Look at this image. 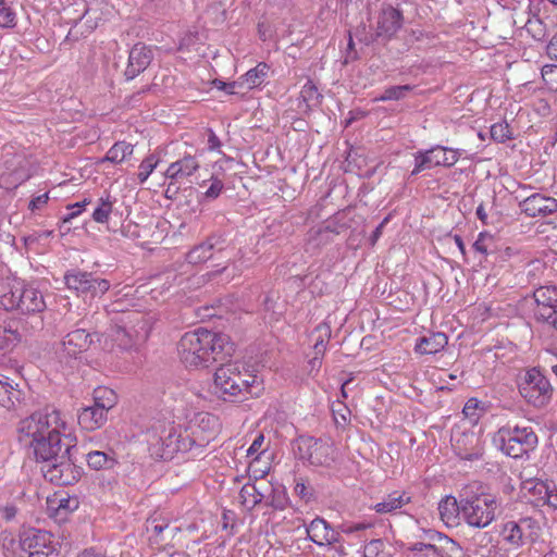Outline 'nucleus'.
Here are the masks:
<instances>
[{"label":"nucleus","instance_id":"obj_61","mask_svg":"<svg viewBox=\"0 0 557 557\" xmlns=\"http://www.w3.org/2000/svg\"><path fill=\"white\" fill-rule=\"evenodd\" d=\"M546 50L548 57L557 61V33L549 40Z\"/></svg>","mask_w":557,"mask_h":557},{"label":"nucleus","instance_id":"obj_9","mask_svg":"<svg viewBox=\"0 0 557 557\" xmlns=\"http://www.w3.org/2000/svg\"><path fill=\"white\" fill-rule=\"evenodd\" d=\"M235 247L223 234H212L205 242L194 246L186 253V261L189 264H201L213 260L218 256L231 260Z\"/></svg>","mask_w":557,"mask_h":557},{"label":"nucleus","instance_id":"obj_41","mask_svg":"<svg viewBox=\"0 0 557 557\" xmlns=\"http://www.w3.org/2000/svg\"><path fill=\"white\" fill-rule=\"evenodd\" d=\"M412 90V86L410 85H399L392 86L384 90V92L380 96L379 100L388 101V100H399L406 97V95Z\"/></svg>","mask_w":557,"mask_h":557},{"label":"nucleus","instance_id":"obj_45","mask_svg":"<svg viewBox=\"0 0 557 557\" xmlns=\"http://www.w3.org/2000/svg\"><path fill=\"white\" fill-rule=\"evenodd\" d=\"M174 440L176 453H186L190 450L195 444V441L186 433V431L183 432L181 426Z\"/></svg>","mask_w":557,"mask_h":557},{"label":"nucleus","instance_id":"obj_24","mask_svg":"<svg viewBox=\"0 0 557 557\" xmlns=\"http://www.w3.org/2000/svg\"><path fill=\"white\" fill-rule=\"evenodd\" d=\"M23 285L24 283L15 277L0 278V308L5 311L15 310Z\"/></svg>","mask_w":557,"mask_h":557},{"label":"nucleus","instance_id":"obj_38","mask_svg":"<svg viewBox=\"0 0 557 557\" xmlns=\"http://www.w3.org/2000/svg\"><path fill=\"white\" fill-rule=\"evenodd\" d=\"M132 153L133 145L126 141H117L108 150L101 162L121 163Z\"/></svg>","mask_w":557,"mask_h":557},{"label":"nucleus","instance_id":"obj_42","mask_svg":"<svg viewBox=\"0 0 557 557\" xmlns=\"http://www.w3.org/2000/svg\"><path fill=\"white\" fill-rule=\"evenodd\" d=\"M21 341V334L16 330L0 329V349H9Z\"/></svg>","mask_w":557,"mask_h":557},{"label":"nucleus","instance_id":"obj_5","mask_svg":"<svg viewBox=\"0 0 557 557\" xmlns=\"http://www.w3.org/2000/svg\"><path fill=\"white\" fill-rule=\"evenodd\" d=\"M495 442L500 450L511 458H521L537 446V435L530 425L502 426Z\"/></svg>","mask_w":557,"mask_h":557},{"label":"nucleus","instance_id":"obj_57","mask_svg":"<svg viewBox=\"0 0 557 557\" xmlns=\"http://www.w3.org/2000/svg\"><path fill=\"white\" fill-rule=\"evenodd\" d=\"M388 221H389V215L384 218L383 221L375 227V230L373 231V233L369 239L371 246H374L376 244V242L379 240V238L381 237V235L383 233L384 226L387 224Z\"/></svg>","mask_w":557,"mask_h":557},{"label":"nucleus","instance_id":"obj_10","mask_svg":"<svg viewBox=\"0 0 557 557\" xmlns=\"http://www.w3.org/2000/svg\"><path fill=\"white\" fill-rule=\"evenodd\" d=\"M541 524L533 517H521L518 521H507L503 524L500 534L511 546L519 548L525 543H535L541 536Z\"/></svg>","mask_w":557,"mask_h":557},{"label":"nucleus","instance_id":"obj_39","mask_svg":"<svg viewBox=\"0 0 557 557\" xmlns=\"http://www.w3.org/2000/svg\"><path fill=\"white\" fill-rule=\"evenodd\" d=\"M408 550L413 553V557H440L434 542L431 541L430 543L417 542L409 546Z\"/></svg>","mask_w":557,"mask_h":557},{"label":"nucleus","instance_id":"obj_48","mask_svg":"<svg viewBox=\"0 0 557 557\" xmlns=\"http://www.w3.org/2000/svg\"><path fill=\"white\" fill-rule=\"evenodd\" d=\"M210 181H211V185L206 190L205 198L213 200V199H216L221 195V193L224 188V184L221 180H219L218 177H213V176L211 177Z\"/></svg>","mask_w":557,"mask_h":557},{"label":"nucleus","instance_id":"obj_55","mask_svg":"<svg viewBox=\"0 0 557 557\" xmlns=\"http://www.w3.org/2000/svg\"><path fill=\"white\" fill-rule=\"evenodd\" d=\"M544 505L557 509V485L554 481H550L549 493L545 497Z\"/></svg>","mask_w":557,"mask_h":557},{"label":"nucleus","instance_id":"obj_34","mask_svg":"<svg viewBox=\"0 0 557 557\" xmlns=\"http://www.w3.org/2000/svg\"><path fill=\"white\" fill-rule=\"evenodd\" d=\"M86 461L92 470L112 469L117 463L113 455L101 450H92L86 455Z\"/></svg>","mask_w":557,"mask_h":557},{"label":"nucleus","instance_id":"obj_31","mask_svg":"<svg viewBox=\"0 0 557 557\" xmlns=\"http://www.w3.org/2000/svg\"><path fill=\"white\" fill-rule=\"evenodd\" d=\"M549 485L550 481H527L523 485V490L525 491L524 497L528 498V503L535 507L544 506L545 497L547 496V493H549Z\"/></svg>","mask_w":557,"mask_h":557},{"label":"nucleus","instance_id":"obj_14","mask_svg":"<svg viewBox=\"0 0 557 557\" xmlns=\"http://www.w3.org/2000/svg\"><path fill=\"white\" fill-rule=\"evenodd\" d=\"M64 281L67 288L82 294H90L91 297L101 296L110 288L109 281L79 270L67 271Z\"/></svg>","mask_w":557,"mask_h":557},{"label":"nucleus","instance_id":"obj_6","mask_svg":"<svg viewBox=\"0 0 557 557\" xmlns=\"http://www.w3.org/2000/svg\"><path fill=\"white\" fill-rule=\"evenodd\" d=\"M404 25V13L398 7H394L391 3H382L375 15V23L370 27L373 29L372 33L366 34L360 41L367 46L373 44L386 45L393 38L396 37L397 33Z\"/></svg>","mask_w":557,"mask_h":557},{"label":"nucleus","instance_id":"obj_54","mask_svg":"<svg viewBox=\"0 0 557 557\" xmlns=\"http://www.w3.org/2000/svg\"><path fill=\"white\" fill-rule=\"evenodd\" d=\"M169 528V523L165 521H160L157 518L148 519L147 521V530L152 531L156 535L162 534V532Z\"/></svg>","mask_w":557,"mask_h":557},{"label":"nucleus","instance_id":"obj_27","mask_svg":"<svg viewBox=\"0 0 557 557\" xmlns=\"http://www.w3.org/2000/svg\"><path fill=\"white\" fill-rule=\"evenodd\" d=\"M269 488L270 482L246 483L239 492L243 505L247 507V510H252L263 503Z\"/></svg>","mask_w":557,"mask_h":557},{"label":"nucleus","instance_id":"obj_56","mask_svg":"<svg viewBox=\"0 0 557 557\" xmlns=\"http://www.w3.org/2000/svg\"><path fill=\"white\" fill-rule=\"evenodd\" d=\"M49 200V196H48V193H45L42 195H39L35 198H33L29 202V206L28 208L32 210V211H35V210H38L40 209L42 206H45Z\"/></svg>","mask_w":557,"mask_h":557},{"label":"nucleus","instance_id":"obj_25","mask_svg":"<svg viewBox=\"0 0 557 557\" xmlns=\"http://www.w3.org/2000/svg\"><path fill=\"white\" fill-rule=\"evenodd\" d=\"M107 411L99 406L90 405L82 408L77 414L78 424L86 431L100 429L108 420Z\"/></svg>","mask_w":557,"mask_h":557},{"label":"nucleus","instance_id":"obj_11","mask_svg":"<svg viewBox=\"0 0 557 557\" xmlns=\"http://www.w3.org/2000/svg\"><path fill=\"white\" fill-rule=\"evenodd\" d=\"M21 548L28 557H59L53 535L36 528H25L20 533Z\"/></svg>","mask_w":557,"mask_h":557},{"label":"nucleus","instance_id":"obj_16","mask_svg":"<svg viewBox=\"0 0 557 557\" xmlns=\"http://www.w3.org/2000/svg\"><path fill=\"white\" fill-rule=\"evenodd\" d=\"M95 337L97 341H100L99 333H88L84 329L73 330L63 337L60 354L70 358H76L90 347L95 342Z\"/></svg>","mask_w":557,"mask_h":557},{"label":"nucleus","instance_id":"obj_33","mask_svg":"<svg viewBox=\"0 0 557 557\" xmlns=\"http://www.w3.org/2000/svg\"><path fill=\"white\" fill-rule=\"evenodd\" d=\"M267 507L274 510H285L289 506V497L284 485L270 483V488L265 493L263 500Z\"/></svg>","mask_w":557,"mask_h":557},{"label":"nucleus","instance_id":"obj_23","mask_svg":"<svg viewBox=\"0 0 557 557\" xmlns=\"http://www.w3.org/2000/svg\"><path fill=\"white\" fill-rule=\"evenodd\" d=\"M24 392L9 376L0 374V405L8 410L16 409L23 404Z\"/></svg>","mask_w":557,"mask_h":557},{"label":"nucleus","instance_id":"obj_32","mask_svg":"<svg viewBox=\"0 0 557 557\" xmlns=\"http://www.w3.org/2000/svg\"><path fill=\"white\" fill-rule=\"evenodd\" d=\"M411 502V496L406 492L394 491L386 495L382 502L374 505L377 513H392Z\"/></svg>","mask_w":557,"mask_h":557},{"label":"nucleus","instance_id":"obj_53","mask_svg":"<svg viewBox=\"0 0 557 557\" xmlns=\"http://www.w3.org/2000/svg\"><path fill=\"white\" fill-rule=\"evenodd\" d=\"M444 149L447 152V154L444 156L442 164L444 168H451L458 162L460 158V151L458 149H453L448 147H444Z\"/></svg>","mask_w":557,"mask_h":557},{"label":"nucleus","instance_id":"obj_60","mask_svg":"<svg viewBox=\"0 0 557 557\" xmlns=\"http://www.w3.org/2000/svg\"><path fill=\"white\" fill-rule=\"evenodd\" d=\"M121 232L125 236H131L133 238L139 237V226L137 224L128 223L126 225H122Z\"/></svg>","mask_w":557,"mask_h":557},{"label":"nucleus","instance_id":"obj_15","mask_svg":"<svg viewBox=\"0 0 557 557\" xmlns=\"http://www.w3.org/2000/svg\"><path fill=\"white\" fill-rule=\"evenodd\" d=\"M451 447L456 456L462 460L475 461L483 458L484 446L473 432H460L451 437Z\"/></svg>","mask_w":557,"mask_h":557},{"label":"nucleus","instance_id":"obj_18","mask_svg":"<svg viewBox=\"0 0 557 557\" xmlns=\"http://www.w3.org/2000/svg\"><path fill=\"white\" fill-rule=\"evenodd\" d=\"M522 212L528 216H547L557 212V200L542 194H533L519 203Z\"/></svg>","mask_w":557,"mask_h":557},{"label":"nucleus","instance_id":"obj_40","mask_svg":"<svg viewBox=\"0 0 557 557\" xmlns=\"http://www.w3.org/2000/svg\"><path fill=\"white\" fill-rule=\"evenodd\" d=\"M490 134L493 140L505 143L512 138V134L507 122H498L491 126Z\"/></svg>","mask_w":557,"mask_h":557},{"label":"nucleus","instance_id":"obj_50","mask_svg":"<svg viewBox=\"0 0 557 557\" xmlns=\"http://www.w3.org/2000/svg\"><path fill=\"white\" fill-rule=\"evenodd\" d=\"M384 547V542L381 539L370 541L363 550L364 557H377Z\"/></svg>","mask_w":557,"mask_h":557},{"label":"nucleus","instance_id":"obj_19","mask_svg":"<svg viewBox=\"0 0 557 557\" xmlns=\"http://www.w3.org/2000/svg\"><path fill=\"white\" fill-rule=\"evenodd\" d=\"M133 320L131 319V315L122 317L120 319V323H115L110 331V336L114 344L121 349V350H131L133 349L138 341H139V334L136 330H134V326L128 327L127 324L132 323Z\"/></svg>","mask_w":557,"mask_h":557},{"label":"nucleus","instance_id":"obj_29","mask_svg":"<svg viewBox=\"0 0 557 557\" xmlns=\"http://www.w3.org/2000/svg\"><path fill=\"white\" fill-rule=\"evenodd\" d=\"M199 169V162L196 157L187 154L182 159L170 164L165 171L166 178L172 181H181L190 176Z\"/></svg>","mask_w":557,"mask_h":557},{"label":"nucleus","instance_id":"obj_28","mask_svg":"<svg viewBox=\"0 0 557 557\" xmlns=\"http://www.w3.org/2000/svg\"><path fill=\"white\" fill-rule=\"evenodd\" d=\"M448 337L443 332H429L417 339L414 350L421 355H434L445 348Z\"/></svg>","mask_w":557,"mask_h":557},{"label":"nucleus","instance_id":"obj_37","mask_svg":"<svg viewBox=\"0 0 557 557\" xmlns=\"http://www.w3.org/2000/svg\"><path fill=\"white\" fill-rule=\"evenodd\" d=\"M269 72V65L264 62H260L256 67L249 70L244 76L243 84L246 83L249 89L260 86L264 83Z\"/></svg>","mask_w":557,"mask_h":557},{"label":"nucleus","instance_id":"obj_63","mask_svg":"<svg viewBox=\"0 0 557 557\" xmlns=\"http://www.w3.org/2000/svg\"><path fill=\"white\" fill-rule=\"evenodd\" d=\"M17 509L14 505H7L1 509L2 518L7 521L12 520L16 516Z\"/></svg>","mask_w":557,"mask_h":557},{"label":"nucleus","instance_id":"obj_21","mask_svg":"<svg viewBox=\"0 0 557 557\" xmlns=\"http://www.w3.org/2000/svg\"><path fill=\"white\" fill-rule=\"evenodd\" d=\"M18 297L15 310L23 314L40 313L47 307L42 293L32 286L24 284Z\"/></svg>","mask_w":557,"mask_h":557},{"label":"nucleus","instance_id":"obj_30","mask_svg":"<svg viewBox=\"0 0 557 557\" xmlns=\"http://www.w3.org/2000/svg\"><path fill=\"white\" fill-rule=\"evenodd\" d=\"M181 425H175L174 422H169L163 425L158 433V443L162 448L161 457L164 459H172L176 454L175 437L178 433Z\"/></svg>","mask_w":557,"mask_h":557},{"label":"nucleus","instance_id":"obj_62","mask_svg":"<svg viewBox=\"0 0 557 557\" xmlns=\"http://www.w3.org/2000/svg\"><path fill=\"white\" fill-rule=\"evenodd\" d=\"M371 525H372L371 523H355V524L349 525V527H343L342 531L347 533V534H350V533H354V532L363 531V530L370 528Z\"/></svg>","mask_w":557,"mask_h":557},{"label":"nucleus","instance_id":"obj_2","mask_svg":"<svg viewBox=\"0 0 557 557\" xmlns=\"http://www.w3.org/2000/svg\"><path fill=\"white\" fill-rule=\"evenodd\" d=\"M177 350L187 368L203 369L215 362L228 361L235 346L228 335L199 327L181 337Z\"/></svg>","mask_w":557,"mask_h":557},{"label":"nucleus","instance_id":"obj_3","mask_svg":"<svg viewBox=\"0 0 557 557\" xmlns=\"http://www.w3.org/2000/svg\"><path fill=\"white\" fill-rule=\"evenodd\" d=\"M461 497V518L472 528L488 527L502 511V498L486 492L482 484L474 482L465 486Z\"/></svg>","mask_w":557,"mask_h":557},{"label":"nucleus","instance_id":"obj_36","mask_svg":"<svg viewBox=\"0 0 557 557\" xmlns=\"http://www.w3.org/2000/svg\"><path fill=\"white\" fill-rule=\"evenodd\" d=\"M117 403V396L111 388L99 386L94 389L92 405L99 406L102 410L109 412Z\"/></svg>","mask_w":557,"mask_h":557},{"label":"nucleus","instance_id":"obj_13","mask_svg":"<svg viewBox=\"0 0 557 557\" xmlns=\"http://www.w3.org/2000/svg\"><path fill=\"white\" fill-rule=\"evenodd\" d=\"M536 321L548 324L557 331V287L541 286L533 293Z\"/></svg>","mask_w":557,"mask_h":557},{"label":"nucleus","instance_id":"obj_44","mask_svg":"<svg viewBox=\"0 0 557 557\" xmlns=\"http://www.w3.org/2000/svg\"><path fill=\"white\" fill-rule=\"evenodd\" d=\"M158 159L154 157V154H150L141 161L139 165L140 171L138 173V180L140 183H144L149 177V175L156 169Z\"/></svg>","mask_w":557,"mask_h":557},{"label":"nucleus","instance_id":"obj_22","mask_svg":"<svg viewBox=\"0 0 557 557\" xmlns=\"http://www.w3.org/2000/svg\"><path fill=\"white\" fill-rule=\"evenodd\" d=\"M309 539L319 546L331 545L339 542V533L320 517L313 519L307 527Z\"/></svg>","mask_w":557,"mask_h":557},{"label":"nucleus","instance_id":"obj_64","mask_svg":"<svg viewBox=\"0 0 557 557\" xmlns=\"http://www.w3.org/2000/svg\"><path fill=\"white\" fill-rule=\"evenodd\" d=\"M542 76L546 83H548V77H557V65H544L542 67Z\"/></svg>","mask_w":557,"mask_h":557},{"label":"nucleus","instance_id":"obj_4","mask_svg":"<svg viewBox=\"0 0 557 557\" xmlns=\"http://www.w3.org/2000/svg\"><path fill=\"white\" fill-rule=\"evenodd\" d=\"M214 372V385L225 401H240L246 395L259 396L261 381L239 363L220 362Z\"/></svg>","mask_w":557,"mask_h":557},{"label":"nucleus","instance_id":"obj_46","mask_svg":"<svg viewBox=\"0 0 557 557\" xmlns=\"http://www.w3.org/2000/svg\"><path fill=\"white\" fill-rule=\"evenodd\" d=\"M300 95L306 102L315 101V104L320 103L322 98V95L319 94L317 86L311 81L304 85Z\"/></svg>","mask_w":557,"mask_h":557},{"label":"nucleus","instance_id":"obj_20","mask_svg":"<svg viewBox=\"0 0 557 557\" xmlns=\"http://www.w3.org/2000/svg\"><path fill=\"white\" fill-rule=\"evenodd\" d=\"M447 152L444 149V146H434L430 149L419 150L414 156V168L410 173V176L418 175L419 173L431 170L436 166H443L442 162L444 156Z\"/></svg>","mask_w":557,"mask_h":557},{"label":"nucleus","instance_id":"obj_51","mask_svg":"<svg viewBox=\"0 0 557 557\" xmlns=\"http://www.w3.org/2000/svg\"><path fill=\"white\" fill-rule=\"evenodd\" d=\"M295 493L305 502H310L314 497L313 488L306 485L304 481L296 482Z\"/></svg>","mask_w":557,"mask_h":557},{"label":"nucleus","instance_id":"obj_12","mask_svg":"<svg viewBox=\"0 0 557 557\" xmlns=\"http://www.w3.org/2000/svg\"><path fill=\"white\" fill-rule=\"evenodd\" d=\"M42 472L46 480L60 486L72 485L82 476V468L72 460V451L58 461L48 462Z\"/></svg>","mask_w":557,"mask_h":557},{"label":"nucleus","instance_id":"obj_52","mask_svg":"<svg viewBox=\"0 0 557 557\" xmlns=\"http://www.w3.org/2000/svg\"><path fill=\"white\" fill-rule=\"evenodd\" d=\"M89 203L88 199H84L83 201L71 203L67 206V209L71 210L69 214L62 218L63 223L70 222L72 219L76 218L86 205Z\"/></svg>","mask_w":557,"mask_h":557},{"label":"nucleus","instance_id":"obj_58","mask_svg":"<svg viewBox=\"0 0 557 557\" xmlns=\"http://www.w3.org/2000/svg\"><path fill=\"white\" fill-rule=\"evenodd\" d=\"M264 442L263 434H258L250 447L247 449V456H253L255 454H258L261 450L262 444Z\"/></svg>","mask_w":557,"mask_h":557},{"label":"nucleus","instance_id":"obj_47","mask_svg":"<svg viewBox=\"0 0 557 557\" xmlns=\"http://www.w3.org/2000/svg\"><path fill=\"white\" fill-rule=\"evenodd\" d=\"M490 244H492V237L486 233H480L476 240L473 243L472 248L475 252L486 257L490 251Z\"/></svg>","mask_w":557,"mask_h":557},{"label":"nucleus","instance_id":"obj_17","mask_svg":"<svg viewBox=\"0 0 557 557\" xmlns=\"http://www.w3.org/2000/svg\"><path fill=\"white\" fill-rule=\"evenodd\" d=\"M153 60V51L143 42L133 46L128 54V63L124 72L126 81H132L143 73Z\"/></svg>","mask_w":557,"mask_h":557},{"label":"nucleus","instance_id":"obj_7","mask_svg":"<svg viewBox=\"0 0 557 557\" xmlns=\"http://www.w3.org/2000/svg\"><path fill=\"white\" fill-rule=\"evenodd\" d=\"M296 458L313 467L331 468L336 460L334 446L322 438L299 436L293 446Z\"/></svg>","mask_w":557,"mask_h":557},{"label":"nucleus","instance_id":"obj_35","mask_svg":"<svg viewBox=\"0 0 557 557\" xmlns=\"http://www.w3.org/2000/svg\"><path fill=\"white\" fill-rule=\"evenodd\" d=\"M461 497L457 499L454 496H446L438 504V511L441 518L446 522L455 520L458 516H461Z\"/></svg>","mask_w":557,"mask_h":557},{"label":"nucleus","instance_id":"obj_8","mask_svg":"<svg viewBox=\"0 0 557 557\" xmlns=\"http://www.w3.org/2000/svg\"><path fill=\"white\" fill-rule=\"evenodd\" d=\"M520 395L536 408L545 407L553 397V386L548 379L536 368L528 370L519 383Z\"/></svg>","mask_w":557,"mask_h":557},{"label":"nucleus","instance_id":"obj_26","mask_svg":"<svg viewBox=\"0 0 557 557\" xmlns=\"http://www.w3.org/2000/svg\"><path fill=\"white\" fill-rule=\"evenodd\" d=\"M429 541L434 542L440 557H460L462 554L461 546L453 539L444 533L435 530L425 531Z\"/></svg>","mask_w":557,"mask_h":557},{"label":"nucleus","instance_id":"obj_49","mask_svg":"<svg viewBox=\"0 0 557 557\" xmlns=\"http://www.w3.org/2000/svg\"><path fill=\"white\" fill-rule=\"evenodd\" d=\"M15 13L11 10L9 3L0 8V27L14 26Z\"/></svg>","mask_w":557,"mask_h":557},{"label":"nucleus","instance_id":"obj_59","mask_svg":"<svg viewBox=\"0 0 557 557\" xmlns=\"http://www.w3.org/2000/svg\"><path fill=\"white\" fill-rule=\"evenodd\" d=\"M222 144H221V140L219 139V137L215 135V133L209 128L208 129V149L213 151V150H219L221 148Z\"/></svg>","mask_w":557,"mask_h":557},{"label":"nucleus","instance_id":"obj_1","mask_svg":"<svg viewBox=\"0 0 557 557\" xmlns=\"http://www.w3.org/2000/svg\"><path fill=\"white\" fill-rule=\"evenodd\" d=\"M61 426H64V422L61 421L59 410L46 407L21 420L17 431L20 441L28 448V455L38 462L48 463L58 461L75 448L63 442Z\"/></svg>","mask_w":557,"mask_h":557},{"label":"nucleus","instance_id":"obj_43","mask_svg":"<svg viewBox=\"0 0 557 557\" xmlns=\"http://www.w3.org/2000/svg\"><path fill=\"white\" fill-rule=\"evenodd\" d=\"M112 212V202L108 199H100L99 206L92 212V219L97 223L108 222L109 215Z\"/></svg>","mask_w":557,"mask_h":557}]
</instances>
